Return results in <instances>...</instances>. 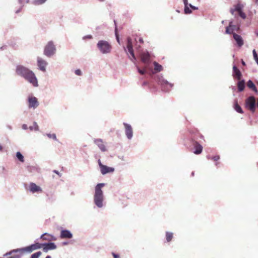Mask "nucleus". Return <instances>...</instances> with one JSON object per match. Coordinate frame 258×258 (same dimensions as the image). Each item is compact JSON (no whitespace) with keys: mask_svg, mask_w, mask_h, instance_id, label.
Listing matches in <instances>:
<instances>
[{"mask_svg":"<svg viewBox=\"0 0 258 258\" xmlns=\"http://www.w3.org/2000/svg\"><path fill=\"white\" fill-rule=\"evenodd\" d=\"M184 6L188 5V0H183Z\"/></svg>","mask_w":258,"mask_h":258,"instance_id":"nucleus-42","label":"nucleus"},{"mask_svg":"<svg viewBox=\"0 0 258 258\" xmlns=\"http://www.w3.org/2000/svg\"><path fill=\"white\" fill-rule=\"evenodd\" d=\"M42 245L39 243H35L34 244H31L29 246H26L23 248L21 249H16L14 250L13 251H23L28 252H31L34 250H37L38 249H40L42 248Z\"/></svg>","mask_w":258,"mask_h":258,"instance_id":"nucleus-6","label":"nucleus"},{"mask_svg":"<svg viewBox=\"0 0 258 258\" xmlns=\"http://www.w3.org/2000/svg\"><path fill=\"white\" fill-rule=\"evenodd\" d=\"M141 60L144 63H148L150 61V54L148 52H144L141 54Z\"/></svg>","mask_w":258,"mask_h":258,"instance_id":"nucleus-19","label":"nucleus"},{"mask_svg":"<svg viewBox=\"0 0 258 258\" xmlns=\"http://www.w3.org/2000/svg\"><path fill=\"white\" fill-rule=\"evenodd\" d=\"M99 1H101V2L104 1V0H99Z\"/></svg>","mask_w":258,"mask_h":258,"instance_id":"nucleus-54","label":"nucleus"},{"mask_svg":"<svg viewBox=\"0 0 258 258\" xmlns=\"http://www.w3.org/2000/svg\"><path fill=\"white\" fill-rule=\"evenodd\" d=\"M16 73L17 75L22 76L29 83L32 84L33 86L37 87L38 82L35 74L32 71L23 67L18 66L16 69Z\"/></svg>","mask_w":258,"mask_h":258,"instance_id":"nucleus-1","label":"nucleus"},{"mask_svg":"<svg viewBox=\"0 0 258 258\" xmlns=\"http://www.w3.org/2000/svg\"><path fill=\"white\" fill-rule=\"evenodd\" d=\"M232 22H230L229 23V26L226 27V31H225L226 34H231V33L233 34V29H232L231 28L232 27Z\"/></svg>","mask_w":258,"mask_h":258,"instance_id":"nucleus-24","label":"nucleus"},{"mask_svg":"<svg viewBox=\"0 0 258 258\" xmlns=\"http://www.w3.org/2000/svg\"><path fill=\"white\" fill-rule=\"evenodd\" d=\"M127 49L128 50V52L130 53V54L132 55L133 58L134 59H136V57L135 56V54L134 53V50L133 48V43L132 39L130 37H128L127 39V46H126Z\"/></svg>","mask_w":258,"mask_h":258,"instance_id":"nucleus-10","label":"nucleus"},{"mask_svg":"<svg viewBox=\"0 0 258 258\" xmlns=\"http://www.w3.org/2000/svg\"><path fill=\"white\" fill-rule=\"evenodd\" d=\"M43 251L46 252L49 250L55 249L56 248V245L52 242L42 244Z\"/></svg>","mask_w":258,"mask_h":258,"instance_id":"nucleus-11","label":"nucleus"},{"mask_svg":"<svg viewBox=\"0 0 258 258\" xmlns=\"http://www.w3.org/2000/svg\"><path fill=\"white\" fill-rule=\"evenodd\" d=\"M112 255H113L114 258H118L119 257V255H117V254H115V253H114L113 252L112 253Z\"/></svg>","mask_w":258,"mask_h":258,"instance_id":"nucleus-40","label":"nucleus"},{"mask_svg":"<svg viewBox=\"0 0 258 258\" xmlns=\"http://www.w3.org/2000/svg\"><path fill=\"white\" fill-rule=\"evenodd\" d=\"M235 11H235V9H231L230 10V13H231L232 15L234 14V13Z\"/></svg>","mask_w":258,"mask_h":258,"instance_id":"nucleus-43","label":"nucleus"},{"mask_svg":"<svg viewBox=\"0 0 258 258\" xmlns=\"http://www.w3.org/2000/svg\"><path fill=\"white\" fill-rule=\"evenodd\" d=\"M133 59H134L133 57H132V58H131V59H132V60Z\"/></svg>","mask_w":258,"mask_h":258,"instance_id":"nucleus-55","label":"nucleus"},{"mask_svg":"<svg viewBox=\"0 0 258 258\" xmlns=\"http://www.w3.org/2000/svg\"><path fill=\"white\" fill-rule=\"evenodd\" d=\"M184 13L186 14H190L191 13V11L188 7V5L184 6Z\"/></svg>","mask_w":258,"mask_h":258,"instance_id":"nucleus-32","label":"nucleus"},{"mask_svg":"<svg viewBox=\"0 0 258 258\" xmlns=\"http://www.w3.org/2000/svg\"><path fill=\"white\" fill-rule=\"evenodd\" d=\"M41 238L44 240H56V238H54L53 236L48 234L47 233H44L42 234L41 236Z\"/></svg>","mask_w":258,"mask_h":258,"instance_id":"nucleus-20","label":"nucleus"},{"mask_svg":"<svg viewBox=\"0 0 258 258\" xmlns=\"http://www.w3.org/2000/svg\"><path fill=\"white\" fill-rule=\"evenodd\" d=\"M173 238V233L167 232L166 233V238L167 242H170Z\"/></svg>","mask_w":258,"mask_h":258,"instance_id":"nucleus-26","label":"nucleus"},{"mask_svg":"<svg viewBox=\"0 0 258 258\" xmlns=\"http://www.w3.org/2000/svg\"><path fill=\"white\" fill-rule=\"evenodd\" d=\"M8 258H20V256L18 254L14 255L10 257H8Z\"/></svg>","mask_w":258,"mask_h":258,"instance_id":"nucleus-39","label":"nucleus"},{"mask_svg":"<svg viewBox=\"0 0 258 258\" xmlns=\"http://www.w3.org/2000/svg\"><path fill=\"white\" fill-rule=\"evenodd\" d=\"M192 145L195 149L194 153L195 154H200L203 151V147L198 142L196 141L194 139H191Z\"/></svg>","mask_w":258,"mask_h":258,"instance_id":"nucleus-9","label":"nucleus"},{"mask_svg":"<svg viewBox=\"0 0 258 258\" xmlns=\"http://www.w3.org/2000/svg\"><path fill=\"white\" fill-rule=\"evenodd\" d=\"M98 163L100 168L101 172L102 174H105L109 172H113L114 171V168L103 165L100 160H98Z\"/></svg>","mask_w":258,"mask_h":258,"instance_id":"nucleus-7","label":"nucleus"},{"mask_svg":"<svg viewBox=\"0 0 258 258\" xmlns=\"http://www.w3.org/2000/svg\"><path fill=\"white\" fill-rule=\"evenodd\" d=\"M29 189L33 193L36 192H41L42 191V189L40 186L37 185L35 183L33 182L30 183L29 185Z\"/></svg>","mask_w":258,"mask_h":258,"instance_id":"nucleus-15","label":"nucleus"},{"mask_svg":"<svg viewBox=\"0 0 258 258\" xmlns=\"http://www.w3.org/2000/svg\"><path fill=\"white\" fill-rule=\"evenodd\" d=\"M12 252H13V251H11V252H9V253H7L6 254V255L11 254L12 253Z\"/></svg>","mask_w":258,"mask_h":258,"instance_id":"nucleus-47","label":"nucleus"},{"mask_svg":"<svg viewBox=\"0 0 258 258\" xmlns=\"http://www.w3.org/2000/svg\"><path fill=\"white\" fill-rule=\"evenodd\" d=\"M98 48L103 54L108 53L111 52V45L105 40H100L97 44Z\"/></svg>","mask_w":258,"mask_h":258,"instance_id":"nucleus-3","label":"nucleus"},{"mask_svg":"<svg viewBox=\"0 0 258 258\" xmlns=\"http://www.w3.org/2000/svg\"><path fill=\"white\" fill-rule=\"evenodd\" d=\"M125 127V132L127 138L131 139L133 137V129L131 125L123 123Z\"/></svg>","mask_w":258,"mask_h":258,"instance_id":"nucleus-12","label":"nucleus"},{"mask_svg":"<svg viewBox=\"0 0 258 258\" xmlns=\"http://www.w3.org/2000/svg\"><path fill=\"white\" fill-rule=\"evenodd\" d=\"M243 7V6L240 3L236 4L235 6V11L238 13L242 11V9Z\"/></svg>","mask_w":258,"mask_h":258,"instance_id":"nucleus-27","label":"nucleus"},{"mask_svg":"<svg viewBox=\"0 0 258 258\" xmlns=\"http://www.w3.org/2000/svg\"><path fill=\"white\" fill-rule=\"evenodd\" d=\"M46 136L49 138H51L52 139H53L54 140H56V135L55 134H46Z\"/></svg>","mask_w":258,"mask_h":258,"instance_id":"nucleus-30","label":"nucleus"},{"mask_svg":"<svg viewBox=\"0 0 258 258\" xmlns=\"http://www.w3.org/2000/svg\"><path fill=\"white\" fill-rule=\"evenodd\" d=\"M135 40L137 42H139L140 44H143L144 43V40L142 38L139 37L138 38H136Z\"/></svg>","mask_w":258,"mask_h":258,"instance_id":"nucleus-34","label":"nucleus"},{"mask_svg":"<svg viewBox=\"0 0 258 258\" xmlns=\"http://www.w3.org/2000/svg\"><path fill=\"white\" fill-rule=\"evenodd\" d=\"M94 143L98 146L102 151L105 152L106 151L105 146L102 140L100 139H95L94 140Z\"/></svg>","mask_w":258,"mask_h":258,"instance_id":"nucleus-17","label":"nucleus"},{"mask_svg":"<svg viewBox=\"0 0 258 258\" xmlns=\"http://www.w3.org/2000/svg\"><path fill=\"white\" fill-rule=\"evenodd\" d=\"M115 36L116 38V40L118 43H119V35L117 33V28H115Z\"/></svg>","mask_w":258,"mask_h":258,"instance_id":"nucleus-35","label":"nucleus"},{"mask_svg":"<svg viewBox=\"0 0 258 258\" xmlns=\"http://www.w3.org/2000/svg\"><path fill=\"white\" fill-rule=\"evenodd\" d=\"M208 159H211L214 161H217L220 159V157H219V156L217 155V156H213L211 158H210V157H208Z\"/></svg>","mask_w":258,"mask_h":258,"instance_id":"nucleus-31","label":"nucleus"},{"mask_svg":"<svg viewBox=\"0 0 258 258\" xmlns=\"http://www.w3.org/2000/svg\"><path fill=\"white\" fill-rule=\"evenodd\" d=\"M46 0H37L36 3L38 5L42 4L45 2Z\"/></svg>","mask_w":258,"mask_h":258,"instance_id":"nucleus-38","label":"nucleus"},{"mask_svg":"<svg viewBox=\"0 0 258 258\" xmlns=\"http://www.w3.org/2000/svg\"><path fill=\"white\" fill-rule=\"evenodd\" d=\"M257 105V106H258V99H257V103L256 104V105Z\"/></svg>","mask_w":258,"mask_h":258,"instance_id":"nucleus-52","label":"nucleus"},{"mask_svg":"<svg viewBox=\"0 0 258 258\" xmlns=\"http://www.w3.org/2000/svg\"><path fill=\"white\" fill-rule=\"evenodd\" d=\"M16 156L21 162H23L24 161V157L20 152H18L16 154Z\"/></svg>","mask_w":258,"mask_h":258,"instance_id":"nucleus-28","label":"nucleus"},{"mask_svg":"<svg viewBox=\"0 0 258 258\" xmlns=\"http://www.w3.org/2000/svg\"><path fill=\"white\" fill-rule=\"evenodd\" d=\"M75 74L78 76H81L82 75L81 71L79 69L76 70L75 71Z\"/></svg>","mask_w":258,"mask_h":258,"instance_id":"nucleus-37","label":"nucleus"},{"mask_svg":"<svg viewBox=\"0 0 258 258\" xmlns=\"http://www.w3.org/2000/svg\"><path fill=\"white\" fill-rule=\"evenodd\" d=\"M245 107L252 113H254L255 111L256 100L254 96H249L246 99Z\"/></svg>","mask_w":258,"mask_h":258,"instance_id":"nucleus-4","label":"nucleus"},{"mask_svg":"<svg viewBox=\"0 0 258 258\" xmlns=\"http://www.w3.org/2000/svg\"><path fill=\"white\" fill-rule=\"evenodd\" d=\"M87 37H88V38H92V37L91 35H89V36H87Z\"/></svg>","mask_w":258,"mask_h":258,"instance_id":"nucleus-49","label":"nucleus"},{"mask_svg":"<svg viewBox=\"0 0 258 258\" xmlns=\"http://www.w3.org/2000/svg\"><path fill=\"white\" fill-rule=\"evenodd\" d=\"M233 38L236 42L238 46L239 47H241L244 44L242 37L235 33H233Z\"/></svg>","mask_w":258,"mask_h":258,"instance_id":"nucleus-14","label":"nucleus"},{"mask_svg":"<svg viewBox=\"0 0 258 258\" xmlns=\"http://www.w3.org/2000/svg\"><path fill=\"white\" fill-rule=\"evenodd\" d=\"M37 63L38 66L39 67L40 70L43 72L45 71V67L47 64V62L45 60H43L42 58L40 57H38Z\"/></svg>","mask_w":258,"mask_h":258,"instance_id":"nucleus-13","label":"nucleus"},{"mask_svg":"<svg viewBox=\"0 0 258 258\" xmlns=\"http://www.w3.org/2000/svg\"><path fill=\"white\" fill-rule=\"evenodd\" d=\"M60 237L61 238H71L73 237L72 234L68 230L61 231Z\"/></svg>","mask_w":258,"mask_h":258,"instance_id":"nucleus-18","label":"nucleus"},{"mask_svg":"<svg viewBox=\"0 0 258 258\" xmlns=\"http://www.w3.org/2000/svg\"><path fill=\"white\" fill-rule=\"evenodd\" d=\"M242 65H243V66H245V62H244L243 60H242Z\"/></svg>","mask_w":258,"mask_h":258,"instance_id":"nucleus-45","label":"nucleus"},{"mask_svg":"<svg viewBox=\"0 0 258 258\" xmlns=\"http://www.w3.org/2000/svg\"><path fill=\"white\" fill-rule=\"evenodd\" d=\"M238 14H239V16L241 18H242L243 19H245L246 17L245 14L244 13H243L242 11L238 13Z\"/></svg>","mask_w":258,"mask_h":258,"instance_id":"nucleus-33","label":"nucleus"},{"mask_svg":"<svg viewBox=\"0 0 258 258\" xmlns=\"http://www.w3.org/2000/svg\"><path fill=\"white\" fill-rule=\"evenodd\" d=\"M19 11H20V10L17 11L16 13H18Z\"/></svg>","mask_w":258,"mask_h":258,"instance_id":"nucleus-53","label":"nucleus"},{"mask_svg":"<svg viewBox=\"0 0 258 258\" xmlns=\"http://www.w3.org/2000/svg\"><path fill=\"white\" fill-rule=\"evenodd\" d=\"M28 103L29 108H35L38 107L39 105L37 99L34 96H29L28 97Z\"/></svg>","mask_w":258,"mask_h":258,"instance_id":"nucleus-8","label":"nucleus"},{"mask_svg":"<svg viewBox=\"0 0 258 258\" xmlns=\"http://www.w3.org/2000/svg\"><path fill=\"white\" fill-rule=\"evenodd\" d=\"M233 76L238 80H240L242 76L240 71L235 66L233 67Z\"/></svg>","mask_w":258,"mask_h":258,"instance_id":"nucleus-16","label":"nucleus"},{"mask_svg":"<svg viewBox=\"0 0 258 258\" xmlns=\"http://www.w3.org/2000/svg\"><path fill=\"white\" fill-rule=\"evenodd\" d=\"M55 50L53 43L52 41H49L44 47V54L48 57H50L55 53Z\"/></svg>","mask_w":258,"mask_h":258,"instance_id":"nucleus-5","label":"nucleus"},{"mask_svg":"<svg viewBox=\"0 0 258 258\" xmlns=\"http://www.w3.org/2000/svg\"><path fill=\"white\" fill-rule=\"evenodd\" d=\"M104 186V183H99L95 187L94 201L95 205L99 208L103 206V195L101 188Z\"/></svg>","mask_w":258,"mask_h":258,"instance_id":"nucleus-2","label":"nucleus"},{"mask_svg":"<svg viewBox=\"0 0 258 258\" xmlns=\"http://www.w3.org/2000/svg\"><path fill=\"white\" fill-rule=\"evenodd\" d=\"M139 73L141 75H144L146 73L145 70H141L139 68H138Z\"/></svg>","mask_w":258,"mask_h":258,"instance_id":"nucleus-36","label":"nucleus"},{"mask_svg":"<svg viewBox=\"0 0 258 258\" xmlns=\"http://www.w3.org/2000/svg\"><path fill=\"white\" fill-rule=\"evenodd\" d=\"M154 70L157 72H161L163 70V68L161 65L159 64L157 62H154Z\"/></svg>","mask_w":258,"mask_h":258,"instance_id":"nucleus-23","label":"nucleus"},{"mask_svg":"<svg viewBox=\"0 0 258 258\" xmlns=\"http://www.w3.org/2000/svg\"><path fill=\"white\" fill-rule=\"evenodd\" d=\"M141 47V46L140 45H139L137 47V48H139Z\"/></svg>","mask_w":258,"mask_h":258,"instance_id":"nucleus-51","label":"nucleus"},{"mask_svg":"<svg viewBox=\"0 0 258 258\" xmlns=\"http://www.w3.org/2000/svg\"><path fill=\"white\" fill-rule=\"evenodd\" d=\"M247 86L248 88L251 89L252 90H253V91H254L255 92H257L256 88L254 84L251 81L249 80L248 81V82L247 83Z\"/></svg>","mask_w":258,"mask_h":258,"instance_id":"nucleus-25","label":"nucleus"},{"mask_svg":"<svg viewBox=\"0 0 258 258\" xmlns=\"http://www.w3.org/2000/svg\"><path fill=\"white\" fill-rule=\"evenodd\" d=\"M234 109L238 113H243V111L241 108V107L240 106V105L238 104L237 101L236 100L234 102Z\"/></svg>","mask_w":258,"mask_h":258,"instance_id":"nucleus-21","label":"nucleus"},{"mask_svg":"<svg viewBox=\"0 0 258 258\" xmlns=\"http://www.w3.org/2000/svg\"><path fill=\"white\" fill-rule=\"evenodd\" d=\"M255 3L258 5V0H254Z\"/></svg>","mask_w":258,"mask_h":258,"instance_id":"nucleus-48","label":"nucleus"},{"mask_svg":"<svg viewBox=\"0 0 258 258\" xmlns=\"http://www.w3.org/2000/svg\"><path fill=\"white\" fill-rule=\"evenodd\" d=\"M256 34H257V36H258V33Z\"/></svg>","mask_w":258,"mask_h":258,"instance_id":"nucleus-56","label":"nucleus"},{"mask_svg":"<svg viewBox=\"0 0 258 258\" xmlns=\"http://www.w3.org/2000/svg\"><path fill=\"white\" fill-rule=\"evenodd\" d=\"M189 7H190L191 9H192L193 10H197V9H198V8H196V7H194V6H192L191 4H189Z\"/></svg>","mask_w":258,"mask_h":258,"instance_id":"nucleus-41","label":"nucleus"},{"mask_svg":"<svg viewBox=\"0 0 258 258\" xmlns=\"http://www.w3.org/2000/svg\"><path fill=\"white\" fill-rule=\"evenodd\" d=\"M53 172L55 173L56 174H58L59 176H60V175L59 174V172L57 170H54Z\"/></svg>","mask_w":258,"mask_h":258,"instance_id":"nucleus-44","label":"nucleus"},{"mask_svg":"<svg viewBox=\"0 0 258 258\" xmlns=\"http://www.w3.org/2000/svg\"><path fill=\"white\" fill-rule=\"evenodd\" d=\"M239 81L237 83L238 90L239 92H241L244 90L245 87L244 82L243 80Z\"/></svg>","mask_w":258,"mask_h":258,"instance_id":"nucleus-22","label":"nucleus"},{"mask_svg":"<svg viewBox=\"0 0 258 258\" xmlns=\"http://www.w3.org/2000/svg\"><path fill=\"white\" fill-rule=\"evenodd\" d=\"M3 149V148L2 146L0 145V151H2Z\"/></svg>","mask_w":258,"mask_h":258,"instance_id":"nucleus-46","label":"nucleus"},{"mask_svg":"<svg viewBox=\"0 0 258 258\" xmlns=\"http://www.w3.org/2000/svg\"><path fill=\"white\" fill-rule=\"evenodd\" d=\"M45 258H51L50 255H47Z\"/></svg>","mask_w":258,"mask_h":258,"instance_id":"nucleus-50","label":"nucleus"},{"mask_svg":"<svg viewBox=\"0 0 258 258\" xmlns=\"http://www.w3.org/2000/svg\"><path fill=\"white\" fill-rule=\"evenodd\" d=\"M42 253L41 251H38L32 254L31 256V258H39V257L41 255Z\"/></svg>","mask_w":258,"mask_h":258,"instance_id":"nucleus-29","label":"nucleus"}]
</instances>
